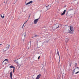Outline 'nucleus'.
I'll list each match as a JSON object with an SVG mask.
<instances>
[{
    "mask_svg": "<svg viewBox=\"0 0 79 79\" xmlns=\"http://www.w3.org/2000/svg\"><path fill=\"white\" fill-rule=\"evenodd\" d=\"M40 15L39 17V18L34 20V24H37V23L38 22V20H39V19H40Z\"/></svg>",
    "mask_w": 79,
    "mask_h": 79,
    "instance_id": "nucleus-1",
    "label": "nucleus"
},
{
    "mask_svg": "<svg viewBox=\"0 0 79 79\" xmlns=\"http://www.w3.org/2000/svg\"><path fill=\"white\" fill-rule=\"evenodd\" d=\"M27 47H28V49H29L31 47V42L30 41L28 44L27 45Z\"/></svg>",
    "mask_w": 79,
    "mask_h": 79,
    "instance_id": "nucleus-2",
    "label": "nucleus"
},
{
    "mask_svg": "<svg viewBox=\"0 0 79 79\" xmlns=\"http://www.w3.org/2000/svg\"><path fill=\"white\" fill-rule=\"evenodd\" d=\"M20 59V58L19 59H18L16 60H14V61L15 63H16V64H19V62H18V61H18V60Z\"/></svg>",
    "mask_w": 79,
    "mask_h": 79,
    "instance_id": "nucleus-3",
    "label": "nucleus"
},
{
    "mask_svg": "<svg viewBox=\"0 0 79 79\" xmlns=\"http://www.w3.org/2000/svg\"><path fill=\"white\" fill-rule=\"evenodd\" d=\"M70 30L72 32H73L74 31V30L73 29V27H72L71 26H70Z\"/></svg>",
    "mask_w": 79,
    "mask_h": 79,
    "instance_id": "nucleus-4",
    "label": "nucleus"
},
{
    "mask_svg": "<svg viewBox=\"0 0 79 79\" xmlns=\"http://www.w3.org/2000/svg\"><path fill=\"white\" fill-rule=\"evenodd\" d=\"M51 6H52V5H49L48 6H46V7H47V10H48L51 8Z\"/></svg>",
    "mask_w": 79,
    "mask_h": 79,
    "instance_id": "nucleus-5",
    "label": "nucleus"
},
{
    "mask_svg": "<svg viewBox=\"0 0 79 79\" xmlns=\"http://www.w3.org/2000/svg\"><path fill=\"white\" fill-rule=\"evenodd\" d=\"M40 76H41V74H40L38 75L36 78V79H40Z\"/></svg>",
    "mask_w": 79,
    "mask_h": 79,
    "instance_id": "nucleus-6",
    "label": "nucleus"
},
{
    "mask_svg": "<svg viewBox=\"0 0 79 79\" xmlns=\"http://www.w3.org/2000/svg\"><path fill=\"white\" fill-rule=\"evenodd\" d=\"M66 13V9H65L63 12L62 14H61V16H63V15H64V14H65V13Z\"/></svg>",
    "mask_w": 79,
    "mask_h": 79,
    "instance_id": "nucleus-7",
    "label": "nucleus"
},
{
    "mask_svg": "<svg viewBox=\"0 0 79 79\" xmlns=\"http://www.w3.org/2000/svg\"><path fill=\"white\" fill-rule=\"evenodd\" d=\"M55 27H56V29H58L59 27V25H58L57 24H56L55 25Z\"/></svg>",
    "mask_w": 79,
    "mask_h": 79,
    "instance_id": "nucleus-8",
    "label": "nucleus"
},
{
    "mask_svg": "<svg viewBox=\"0 0 79 79\" xmlns=\"http://www.w3.org/2000/svg\"><path fill=\"white\" fill-rule=\"evenodd\" d=\"M33 2L32 1H31L30 2H28L26 4V5H29V4H30V3H32Z\"/></svg>",
    "mask_w": 79,
    "mask_h": 79,
    "instance_id": "nucleus-9",
    "label": "nucleus"
},
{
    "mask_svg": "<svg viewBox=\"0 0 79 79\" xmlns=\"http://www.w3.org/2000/svg\"><path fill=\"white\" fill-rule=\"evenodd\" d=\"M10 68H13V69H15V67L13 66H10L9 67Z\"/></svg>",
    "mask_w": 79,
    "mask_h": 79,
    "instance_id": "nucleus-10",
    "label": "nucleus"
},
{
    "mask_svg": "<svg viewBox=\"0 0 79 79\" xmlns=\"http://www.w3.org/2000/svg\"><path fill=\"white\" fill-rule=\"evenodd\" d=\"M1 16L2 18H4V15L2 14L1 15Z\"/></svg>",
    "mask_w": 79,
    "mask_h": 79,
    "instance_id": "nucleus-11",
    "label": "nucleus"
},
{
    "mask_svg": "<svg viewBox=\"0 0 79 79\" xmlns=\"http://www.w3.org/2000/svg\"><path fill=\"white\" fill-rule=\"evenodd\" d=\"M68 41H69V39H66L65 40V42L67 43V42H68Z\"/></svg>",
    "mask_w": 79,
    "mask_h": 79,
    "instance_id": "nucleus-12",
    "label": "nucleus"
},
{
    "mask_svg": "<svg viewBox=\"0 0 79 79\" xmlns=\"http://www.w3.org/2000/svg\"><path fill=\"white\" fill-rule=\"evenodd\" d=\"M9 60L8 59H5V60L3 61V62H4V61H7V62H8Z\"/></svg>",
    "mask_w": 79,
    "mask_h": 79,
    "instance_id": "nucleus-13",
    "label": "nucleus"
},
{
    "mask_svg": "<svg viewBox=\"0 0 79 79\" xmlns=\"http://www.w3.org/2000/svg\"><path fill=\"white\" fill-rule=\"evenodd\" d=\"M38 37V35H35V36L32 37V38H34V37Z\"/></svg>",
    "mask_w": 79,
    "mask_h": 79,
    "instance_id": "nucleus-14",
    "label": "nucleus"
},
{
    "mask_svg": "<svg viewBox=\"0 0 79 79\" xmlns=\"http://www.w3.org/2000/svg\"><path fill=\"white\" fill-rule=\"evenodd\" d=\"M59 51H58V49H57V54H58V55L59 54Z\"/></svg>",
    "mask_w": 79,
    "mask_h": 79,
    "instance_id": "nucleus-15",
    "label": "nucleus"
},
{
    "mask_svg": "<svg viewBox=\"0 0 79 79\" xmlns=\"http://www.w3.org/2000/svg\"><path fill=\"white\" fill-rule=\"evenodd\" d=\"M76 69V68H75L74 69L73 71V74H74V72H75V70Z\"/></svg>",
    "mask_w": 79,
    "mask_h": 79,
    "instance_id": "nucleus-16",
    "label": "nucleus"
},
{
    "mask_svg": "<svg viewBox=\"0 0 79 79\" xmlns=\"http://www.w3.org/2000/svg\"><path fill=\"white\" fill-rule=\"evenodd\" d=\"M73 32H72V31H70V30H69V33H70V34H72V33Z\"/></svg>",
    "mask_w": 79,
    "mask_h": 79,
    "instance_id": "nucleus-17",
    "label": "nucleus"
},
{
    "mask_svg": "<svg viewBox=\"0 0 79 79\" xmlns=\"http://www.w3.org/2000/svg\"><path fill=\"white\" fill-rule=\"evenodd\" d=\"M77 63H76L75 68H76V67H77Z\"/></svg>",
    "mask_w": 79,
    "mask_h": 79,
    "instance_id": "nucleus-18",
    "label": "nucleus"
},
{
    "mask_svg": "<svg viewBox=\"0 0 79 79\" xmlns=\"http://www.w3.org/2000/svg\"><path fill=\"white\" fill-rule=\"evenodd\" d=\"M6 48H7V49H8V48H10V45H9L8 46H7Z\"/></svg>",
    "mask_w": 79,
    "mask_h": 79,
    "instance_id": "nucleus-19",
    "label": "nucleus"
},
{
    "mask_svg": "<svg viewBox=\"0 0 79 79\" xmlns=\"http://www.w3.org/2000/svg\"><path fill=\"white\" fill-rule=\"evenodd\" d=\"M27 21H28V20H27V21H26L24 23V24H26V23H27Z\"/></svg>",
    "mask_w": 79,
    "mask_h": 79,
    "instance_id": "nucleus-20",
    "label": "nucleus"
},
{
    "mask_svg": "<svg viewBox=\"0 0 79 79\" xmlns=\"http://www.w3.org/2000/svg\"><path fill=\"white\" fill-rule=\"evenodd\" d=\"M15 69H13V73H15Z\"/></svg>",
    "mask_w": 79,
    "mask_h": 79,
    "instance_id": "nucleus-21",
    "label": "nucleus"
},
{
    "mask_svg": "<svg viewBox=\"0 0 79 79\" xmlns=\"http://www.w3.org/2000/svg\"><path fill=\"white\" fill-rule=\"evenodd\" d=\"M40 59V56H39L38 58V60H39Z\"/></svg>",
    "mask_w": 79,
    "mask_h": 79,
    "instance_id": "nucleus-22",
    "label": "nucleus"
},
{
    "mask_svg": "<svg viewBox=\"0 0 79 79\" xmlns=\"http://www.w3.org/2000/svg\"><path fill=\"white\" fill-rule=\"evenodd\" d=\"M30 16H31V15H30L29 16V18H30Z\"/></svg>",
    "mask_w": 79,
    "mask_h": 79,
    "instance_id": "nucleus-23",
    "label": "nucleus"
},
{
    "mask_svg": "<svg viewBox=\"0 0 79 79\" xmlns=\"http://www.w3.org/2000/svg\"><path fill=\"white\" fill-rule=\"evenodd\" d=\"M23 26H24V24L23 25L22 28H23Z\"/></svg>",
    "mask_w": 79,
    "mask_h": 79,
    "instance_id": "nucleus-24",
    "label": "nucleus"
},
{
    "mask_svg": "<svg viewBox=\"0 0 79 79\" xmlns=\"http://www.w3.org/2000/svg\"><path fill=\"white\" fill-rule=\"evenodd\" d=\"M58 55L59 56H60V54H58Z\"/></svg>",
    "mask_w": 79,
    "mask_h": 79,
    "instance_id": "nucleus-25",
    "label": "nucleus"
},
{
    "mask_svg": "<svg viewBox=\"0 0 79 79\" xmlns=\"http://www.w3.org/2000/svg\"><path fill=\"white\" fill-rule=\"evenodd\" d=\"M59 59H60V57L59 56Z\"/></svg>",
    "mask_w": 79,
    "mask_h": 79,
    "instance_id": "nucleus-26",
    "label": "nucleus"
},
{
    "mask_svg": "<svg viewBox=\"0 0 79 79\" xmlns=\"http://www.w3.org/2000/svg\"><path fill=\"white\" fill-rule=\"evenodd\" d=\"M24 37H26V35H24Z\"/></svg>",
    "mask_w": 79,
    "mask_h": 79,
    "instance_id": "nucleus-27",
    "label": "nucleus"
},
{
    "mask_svg": "<svg viewBox=\"0 0 79 79\" xmlns=\"http://www.w3.org/2000/svg\"><path fill=\"white\" fill-rule=\"evenodd\" d=\"M4 3H5V2L4 1Z\"/></svg>",
    "mask_w": 79,
    "mask_h": 79,
    "instance_id": "nucleus-28",
    "label": "nucleus"
},
{
    "mask_svg": "<svg viewBox=\"0 0 79 79\" xmlns=\"http://www.w3.org/2000/svg\"><path fill=\"white\" fill-rule=\"evenodd\" d=\"M2 45V44H0V45Z\"/></svg>",
    "mask_w": 79,
    "mask_h": 79,
    "instance_id": "nucleus-29",
    "label": "nucleus"
},
{
    "mask_svg": "<svg viewBox=\"0 0 79 79\" xmlns=\"http://www.w3.org/2000/svg\"><path fill=\"white\" fill-rule=\"evenodd\" d=\"M69 10V11H70V10Z\"/></svg>",
    "mask_w": 79,
    "mask_h": 79,
    "instance_id": "nucleus-30",
    "label": "nucleus"
}]
</instances>
